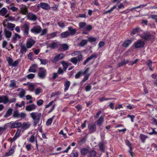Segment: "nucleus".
I'll list each match as a JSON object with an SVG mask.
<instances>
[{
    "label": "nucleus",
    "mask_w": 157,
    "mask_h": 157,
    "mask_svg": "<svg viewBox=\"0 0 157 157\" xmlns=\"http://www.w3.org/2000/svg\"><path fill=\"white\" fill-rule=\"evenodd\" d=\"M16 100L15 98L9 99L7 95L2 96L0 97V103L3 102L4 104H6L8 102L10 103L14 102Z\"/></svg>",
    "instance_id": "obj_1"
},
{
    "label": "nucleus",
    "mask_w": 157,
    "mask_h": 157,
    "mask_svg": "<svg viewBox=\"0 0 157 157\" xmlns=\"http://www.w3.org/2000/svg\"><path fill=\"white\" fill-rule=\"evenodd\" d=\"M30 116L35 121L34 123L36 125L40 121L41 114L40 113L33 112L30 113Z\"/></svg>",
    "instance_id": "obj_2"
},
{
    "label": "nucleus",
    "mask_w": 157,
    "mask_h": 157,
    "mask_svg": "<svg viewBox=\"0 0 157 157\" xmlns=\"http://www.w3.org/2000/svg\"><path fill=\"white\" fill-rule=\"evenodd\" d=\"M6 125H7L8 127H9L11 129H13L16 128H19L22 126V124L20 122L17 121H11L10 123H7Z\"/></svg>",
    "instance_id": "obj_3"
},
{
    "label": "nucleus",
    "mask_w": 157,
    "mask_h": 157,
    "mask_svg": "<svg viewBox=\"0 0 157 157\" xmlns=\"http://www.w3.org/2000/svg\"><path fill=\"white\" fill-rule=\"evenodd\" d=\"M47 75V71L44 67H40L38 70V76L41 79L44 78Z\"/></svg>",
    "instance_id": "obj_4"
},
{
    "label": "nucleus",
    "mask_w": 157,
    "mask_h": 157,
    "mask_svg": "<svg viewBox=\"0 0 157 157\" xmlns=\"http://www.w3.org/2000/svg\"><path fill=\"white\" fill-rule=\"evenodd\" d=\"M140 37L146 41H149L151 39L154 38L153 35L149 32H144L142 34L140 35Z\"/></svg>",
    "instance_id": "obj_5"
},
{
    "label": "nucleus",
    "mask_w": 157,
    "mask_h": 157,
    "mask_svg": "<svg viewBox=\"0 0 157 157\" xmlns=\"http://www.w3.org/2000/svg\"><path fill=\"white\" fill-rule=\"evenodd\" d=\"M26 115L25 113L21 112L20 113L18 111L16 110L13 111V117L14 118H19L24 119L25 118Z\"/></svg>",
    "instance_id": "obj_6"
},
{
    "label": "nucleus",
    "mask_w": 157,
    "mask_h": 157,
    "mask_svg": "<svg viewBox=\"0 0 157 157\" xmlns=\"http://www.w3.org/2000/svg\"><path fill=\"white\" fill-rule=\"evenodd\" d=\"M144 44V41L141 40H138L134 43L133 46L135 48H139L143 47Z\"/></svg>",
    "instance_id": "obj_7"
},
{
    "label": "nucleus",
    "mask_w": 157,
    "mask_h": 157,
    "mask_svg": "<svg viewBox=\"0 0 157 157\" xmlns=\"http://www.w3.org/2000/svg\"><path fill=\"white\" fill-rule=\"evenodd\" d=\"M42 30L41 27L39 25L34 26L31 29L30 31L32 33L38 34Z\"/></svg>",
    "instance_id": "obj_8"
},
{
    "label": "nucleus",
    "mask_w": 157,
    "mask_h": 157,
    "mask_svg": "<svg viewBox=\"0 0 157 157\" xmlns=\"http://www.w3.org/2000/svg\"><path fill=\"white\" fill-rule=\"evenodd\" d=\"M65 56L64 54L63 53H60L56 56L54 57L51 59V62L56 63L59 60L62 59Z\"/></svg>",
    "instance_id": "obj_9"
},
{
    "label": "nucleus",
    "mask_w": 157,
    "mask_h": 157,
    "mask_svg": "<svg viewBox=\"0 0 157 157\" xmlns=\"http://www.w3.org/2000/svg\"><path fill=\"white\" fill-rule=\"evenodd\" d=\"M29 28V26L27 24H25L22 26L21 29L23 30L24 35H28Z\"/></svg>",
    "instance_id": "obj_10"
},
{
    "label": "nucleus",
    "mask_w": 157,
    "mask_h": 157,
    "mask_svg": "<svg viewBox=\"0 0 157 157\" xmlns=\"http://www.w3.org/2000/svg\"><path fill=\"white\" fill-rule=\"evenodd\" d=\"M60 45L58 41H52L49 44L48 47L52 49H56Z\"/></svg>",
    "instance_id": "obj_11"
},
{
    "label": "nucleus",
    "mask_w": 157,
    "mask_h": 157,
    "mask_svg": "<svg viewBox=\"0 0 157 157\" xmlns=\"http://www.w3.org/2000/svg\"><path fill=\"white\" fill-rule=\"evenodd\" d=\"M4 33L6 37L7 38V40H9L10 39H9L11 36L12 33L7 28L4 29Z\"/></svg>",
    "instance_id": "obj_12"
},
{
    "label": "nucleus",
    "mask_w": 157,
    "mask_h": 157,
    "mask_svg": "<svg viewBox=\"0 0 157 157\" xmlns=\"http://www.w3.org/2000/svg\"><path fill=\"white\" fill-rule=\"evenodd\" d=\"M88 129L90 133H93L95 132L96 129V125L94 124H90L88 125Z\"/></svg>",
    "instance_id": "obj_13"
},
{
    "label": "nucleus",
    "mask_w": 157,
    "mask_h": 157,
    "mask_svg": "<svg viewBox=\"0 0 157 157\" xmlns=\"http://www.w3.org/2000/svg\"><path fill=\"white\" fill-rule=\"evenodd\" d=\"M36 41L31 38L29 39L26 42V46L27 48H30L35 43Z\"/></svg>",
    "instance_id": "obj_14"
},
{
    "label": "nucleus",
    "mask_w": 157,
    "mask_h": 157,
    "mask_svg": "<svg viewBox=\"0 0 157 157\" xmlns=\"http://www.w3.org/2000/svg\"><path fill=\"white\" fill-rule=\"evenodd\" d=\"M27 16L29 20L32 21H35L37 19V16L32 13H28Z\"/></svg>",
    "instance_id": "obj_15"
},
{
    "label": "nucleus",
    "mask_w": 157,
    "mask_h": 157,
    "mask_svg": "<svg viewBox=\"0 0 157 157\" xmlns=\"http://www.w3.org/2000/svg\"><path fill=\"white\" fill-rule=\"evenodd\" d=\"M36 108V105L33 104L27 106L25 107V110L28 111H31L35 110Z\"/></svg>",
    "instance_id": "obj_16"
},
{
    "label": "nucleus",
    "mask_w": 157,
    "mask_h": 157,
    "mask_svg": "<svg viewBox=\"0 0 157 157\" xmlns=\"http://www.w3.org/2000/svg\"><path fill=\"white\" fill-rule=\"evenodd\" d=\"M97 57V56L96 54H94L91 55L90 56L86 58L85 60L83 62V64L84 65H86V63L88 62L91 59L94 58L95 59Z\"/></svg>",
    "instance_id": "obj_17"
},
{
    "label": "nucleus",
    "mask_w": 157,
    "mask_h": 157,
    "mask_svg": "<svg viewBox=\"0 0 157 157\" xmlns=\"http://www.w3.org/2000/svg\"><path fill=\"white\" fill-rule=\"evenodd\" d=\"M40 6H41V7L43 9L46 10H49L50 8L49 4L46 3L41 2Z\"/></svg>",
    "instance_id": "obj_18"
},
{
    "label": "nucleus",
    "mask_w": 157,
    "mask_h": 157,
    "mask_svg": "<svg viewBox=\"0 0 157 157\" xmlns=\"http://www.w3.org/2000/svg\"><path fill=\"white\" fill-rule=\"evenodd\" d=\"M20 46L21 47V50L20 52L21 53L22 55H23V54L26 52L27 51V49L26 47L24 44H21Z\"/></svg>",
    "instance_id": "obj_19"
},
{
    "label": "nucleus",
    "mask_w": 157,
    "mask_h": 157,
    "mask_svg": "<svg viewBox=\"0 0 157 157\" xmlns=\"http://www.w3.org/2000/svg\"><path fill=\"white\" fill-rule=\"evenodd\" d=\"M31 126V124L29 122H23L22 124V128L24 130H26L28 129Z\"/></svg>",
    "instance_id": "obj_20"
},
{
    "label": "nucleus",
    "mask_w": 157,
    "mask_h": 157,
    "mask_svg": "<svg viewBox=\"0 0 157 157\" xmlns=\"http://www.w3.org/2000/svg\"><path fill=\"white\" fill-rule=\"evenodd\" d=\"M68 31L69 32V35L73 36L74 35L76 32V30L75 29H73V27L71 26L68 27Z\"/></svg>",
    "instance_id": "obj_21"
},
{
    "label": "nucleus",
    "mask_w": 157,
    "mask_h": 157,
    "mask_svg": "<svg viewBox=\"0 0 157 157\" xmlns=\"http://www.w3.org/2000/svg\"><path fill=\"white\" fill-rule=\"evenodd\" d=\"M10 83L9 84V87L10 88H17L18 86L16 85V81L14 80H11L10 81Z\"/></svg>",
    "instance_id": "obj_22"
},
{
    "label": "nucleus",
    "mask_w": 157,
    "mask_h": 157,
    "mask_svg": "<svg viewBox=\"0 0 157 157\" xmlns=\"http://www.w3.org/2000/svg\"><path fill=\"white\" fill-rule=\"evenodd\" d=\"M132 41L131 40H128L124 41L122 44V46L124 47H128L132 43Z\"/></svg>",
    "instance_id": "obj_23"
},
{
    "label": "nucleus",
    "mask_w": 157,
    "mask_h": 157,
    "mask_svg": "<svg viewBox=\"0 0 157 157\" xmlns=\"http://www.w3.org/2000/svg\"><path fill=\"white\" fill-rule=\"evenodd\" d=\"M141 31V29L139 27H136L133 29L131 33V35H132L140 33Z\"/></svg>",
    "instance_id": "obj_24"
},
{
    "label": "nucleus",
    "mask_w": 157,
    "mask_h": 157,
    "mask_svg": "<svg viewBox=\"0 0 157 157\" xmlns=\"http://www.w3.org/2000/svg\"><path fill=\"white\" fill-rule=\"evenodd\" d=\"M139 138L141 142L143 143H144L145 142L146 140L148 138V137L146 135L140 134Z\"/></svg>",
    "instance_id": "obj_25"
},
{
    "label": "nucleus",
    "mask_w": 157,
    "mask_h": 157,
    "mask_svg": "<svg viewBox=\"0 0 157 157\" xmlns=\"http://www.w3.org/2000/svg\"><path fill=\"white\" fill-rule=\"evenodd\" d=\"M96 154V152L94 150L89 151L88 156L89 157H95Z\"/></svg>",
    "instance_id": "obj_26"
},
{
    "label": "nucleus",
    "mask_w": 157,
    "mask_h": 157,
    "mask_svg": "<svg viewBox=\"0 0 157 157\" xmlns=\"http://www.w3.org/2000/svg\"><path fill=\"white\" fill-rule=\"evenodd\" d=\"M104 121V117L101 116L97 122V124L98 126H100L102 124Z\"/></svg>",
    "instance_id": "obj_27"
},
{
    "label": "nucleus",
    "mask_w": 157,
    "mask_h": 157,
    "mask_svg": "<svg viewBox=\"0 0 157 157\" xmlns=\"http://www.w3.org/2000/svg\"><path fill=\"white\" fill-rule=\"evenodd\" d=\"M7 11L8 10L6 8L3 7L0 10V15L3 16H5L6 14Z\"/></svg>",
    "instance_id": "obj_28"
},
{
    "label": "nucleus",
    "mask_w": 157,
    "mask_h": 157,
    "mask_svg": "<svg viewBox=\"0 0 157 157\" xmlns=\"http://www.w3.org/2000/svg\"><path fill=\"white\" fill-rule=\"evenodd\" d=\"M12 111L13 110L11 108H9L7 111L5 115H4V117L7 118L10 117L12 113Z\"/></svg>",
    "instance_id": "obj_29"
},
{
    "label": "nucleus",
    "mask_w": 157,
    "mask_h": 157,
    "mask_svg": "<svg viewBox=\"0 0 157 157\" xmlns=\"http://www.w3.org/2000/svg\"><path fill=\"white\" fill-rule=\"evenodd\" d=\"M98 146L99 150L101 152H104L105 150V148L103 142H100L98 144Z\"/></svg>",
    "instance_id": "obj_30"
},
{
    "label": "nucleus",
    "mask_w": 157,
    "mask_h": 157,
    "mask_svg": "<svg viewBox=\"0 0 157 157\" xmlns=\"http://www.w3.org/2000/svg\"><path fill=\"white\" fill-rule=\"evenodd\" d=\"M37 65L36 64L32 65L29 70V71L30 72H36L35 68L37 67Z\"/></svg>",
    "instance_id": "obj_31"
},
{
    "label": "nucleus",
    "mask_w": 157,
    "mask_h": 157,
    "mask_svg": "<svg viewBox=\"0 0 157 157\" xmlns=\"http://www.w3.org/2000/svg\"><path fill=\"white\" fill-rule=\"evenodd\" d=\"M21 38V37L20 35L17 33H15L14 35L13 36L12 39V41H14L17 40Z\"/></svg>",
    "instance_id": "obj_32"
},
{
    "label": "nucleus",
    "mask_w": 157,
    "mask_h": 157,
    "mask_svg": "<svg viewBox=\"0 0 157 157\" xmlns=\"http://www.w3.org/2000/svg\"><path fill=\"white\" fill-rule=\"evenodd\" d=\"M70 82L69 81H67L65 82L64 84V86H65V88L64 90V91L65 92H66L69 89V87L70 86Z\"/></svg>",
    "instance_id": "obj_33"
},
{
    "label": "nucleus",
    "mask_w": 157,
    "mask_h": 157,
    "mask_svg": "<svg viewBox=\"0 0 157 157\" xmlns=\"http://www.w3.org/2000/svg\"><path fill=\"white\" fill-rule=\"evenodd\" d=\"M15 25L14 24H12L11 23L8 22L7 23V27L8 29L9 28L10 29V30L11 31H12L14 29V28L15 27Z\"/></svg>",
    "instance_id": "obj_34"
},
{
    "label": "nucleus",
    "mask_w": 157,
    "mask_h": 157,
    "mask_svg": "<svg viewBox=\"0 0 157 157\" xmlns=\"http://www.w3.org/2000/svg\"><path fill=\"white\" fill-rule=\"evenodd\" d=\"M89 150L86 148H84L81 150V154L84 156L86 154H88Z\"/></svg>",
    "instance_id": "obj_35"
},
{
    "label": "nucleus",
    "mask_w": 157,
    "mask_h": 157,
    "mask_svg": "<svg viewBox=\"0 0 157 157\" xmlns=\"http://www.w3.org/2000/svg\"><path fill=\"white\" fill-rule=\"evenodd\" d=\"M21 13L23 14L26 15L28 13V9L25 7H23L21 8Z\"/></svg>",
    "instance_id": "obj_36"
},
{
    "label": "nucleus",
    "mask_w": 157,
    "mask_h": 157,
    "mask_svg": "<svg viewBox=\"0 0 157 157\" xmlns=\"http://www.w3.org/2000/svg\"><path fill=\"white\" fill-rule=\"evenodd\" d=\"M128 62L129 61L128 60L122 61L120 63H118V67H121L125 65L128 63Z\"/></svg>",
    "instance_id": "obj_37"
},
{
    "label": "nucleus",
    "mask_w": 157,
    "mask_h": 157,
    "mask_svg": "<svg viewBox=\"0 0 157 157\" xmlns=\"http://www.w3.org/2000/svg\"><path fill=\"white\" fill-rule=\"evenodd\" d=\"M55 117V116L54 115L51 118L48 119L47 120V122H46V125L47 126H49V125H50L51 124Z\"/></svg>",
    "instance_id": "obj_38"
},
{
    "label": "nucleus",
    "mask_w": 157,
    "mask_h": 157,
    "mask_svg": "<svg viewBox=\"0 0 157 157\" xmlns=\"http://www.w3.org/2000/svg\"><path fill=\"white\" fill-rule=\"evenodd\" d=\"M28 89L30 91L33 92L34 90L35 85L32 83H29L28 86Z\"/></svg>",
    "instance_id": "obj_39"
},
{
    "label": "nucleus",
    "mask_w": 157,
    "mask_h": 157,
    "mask_svg": "<svg viewBox=\"0 0 157 157\" xmlns=\"http://www.w3.org/2000/svg\"><path fill=\"white\" fill-rule=\"evenodd\" d=\"M61 63L63 66V71H65L68 66V63L63 61L61 62Z\"/></svg>",
    "instance_id": "obj_40"
},
{
    "label": "nucleus",
    "mask_w": 157,
    "mask_h": 157,
    "mask_svg": "<svg viewBox=\"0 0 157 157\" xmlns=\"http://www.w3.org/2000/svg\"><path fill=\"white\" fill-rule=\"evenodd\" d=\"M25 91L24 90L22 89L21 90L19 93V96L21 98H23L25 96Z\"/></svg>",
    "instance_id": "obj_41"
},
{
    "label": "nucleus",
    "mask_w": 157,
    "mask_h": 157,
    "mask_svg": "<svg viewBox=\"0 0 157 157\" xmlns=\"http://www.w3.org/2000/svg\"><path fill=\"white\" fill-rule=\"evenodd\" d=\"M69 35V33L67 31L63 32L61 34V37L63 38L67 37Z\"/></svg>",
    "instance_id": "obj_42"
},
{
    "label": "nucleus",
    "mask_w": 157,
    "mask_h": 157,
    "mask_svg": "<svg viewBox=\"0 0 157 157\" xmlns=\"http://www.w3.org/2000/svg\"><path fill=\"white\" fill-rule=\"evenodd\" d=\"M86 25L85 22H81L79 23V26L80 29H84Z\"/></svg>",
    "instance_id": "obj_43"
},
{
    "label": "nucleus",
    "mask_w": 157,
    "mask_h": 157,
    "mask_svg": "<svg viewBox=\"0 0 157 157\" xmlns=\"http://www.w3.org/2000/svg\"><path fill=\"white\" fill-rule=\"evenodd\" d=\"M87 40H83L80 42L79 44V45L81 47H83L87 44Z\"/></svg>",
    "instance_id": "obj_44"
},
{
    "label": "nucleus",
    "mask_w": 157,
    "mask_h": 157,
    "mask_svg": "<svg viewBox=\"0 0 157 157\" xmlns=\"http://www.w3.org/2000/svg\"><path fill=\"white\" fill-rule=\"evenodd\" d=\"M90 69V67L85 68V70L84 71H81L82 72V75H87L88 74H89L88 73L89 72Z\"/></svg>",
    "instance_id": "obj_45"
},
{
    "label": "nucleus",
    "mask_w": 157,
    "mask_h": 157,
    "mask_svg": "<svg viewBox=\"0 0 157 157\" xmlns=\"http://www.w3.org/2000/svg\"><path fill=\"white\" fill-rule=\"evenodd\" d=\"M75 65H76L78 62L77 58L76 57L71 58L70 61Z\"/></svg>",
    "instance_id": "obj_46"
},
{
    "label": "nucleus",
    "mask_w": 157,
    "mask_h": 157,
    "mask_svg": "<svg viewBox=\"0 0 157 157\" xmlns=\"http://www.w3.org/2000/svg\"><path fill=\"white\" fill-rule=\"evenodd\" d=\"M90 75V74H89L87 75H84V78L81 82V83L82 84L83 82H85L87 80Z\"/></svg>",
    "instance_id": "obj_47"
},
{
    "label": "nucleus",
    "mask_w": 157,
    "mask_h": 157,
    "mask_svg": "<svg viewBox=\"0 0 157 157\" xmlns=\"http://www.w3.org/2000/svg\"><path fill=\"white\" fill-rule=\"evenodd\" d=\"M38 59H39L40 62V63L41 64L45 65L48 63L47 60L42 59L40 58H38Z\"/></svg>",
    "instance_id": "obj_48"
},
{
    "label": "nucleus",
    "mask_w": 157,
    "mask_h": 157,
    "mask_svg": "<svg viewBox=\"0 0 157 157\" xmlns=\"http://www.w3.org/2000/svg\"><path fill=\"white\" fill-rule=\"evenodd\" d=\"M152 61L150 59H149L147 62V64L148 66L149 67L151 71H152L153 69L152 68Z\"/></svg>",
    "instance_id": "obj_49"
},
{
    "label": "nucleus",
    "mask_w": 157,
    "mask_h": 157,
    "mask_svg": "<svg viewBox=\"0 0 157 157\" xmlns=\"http://www.w3.org/2000/svg\"><path fill=\"white\" fill-rule=\"evenodd\" d=\"M7 61L8 62V65L11 66L13 61L12 59L10 57H9L7 59Z\"/></svg>",
    "instance_id": "obj_50"
},
{
    "label": "nucleus",
    "mask_w": 157,
    "mask_h": 157,
    "mask_svg": "<svg viewBox=\"0 0 157 157\" xmlns=\"http://www.w3.org/2000/svg\"><path fill=\"white\" fill-rule=\"evenodd\" d=\"M35 140V137L34 135H32L30 137L29 139L28 140V141L31 143H33L34 142Z\"/></svg>",
    "instance_id": "obj_51"
},
{
    "label": "nucleus",
    "mask_w": 157,
    "mask_h": 157,
    "mask_svg": "<svg viewBox=\"0 0 157 157\" xmlns=\"http://www.w3.org/2000/svg\"><path fill=\"white\" fill-rule=\"evenodd\" d=\"M111 99V98H105V97L103 96L100 98L99 99V100L100 102H102L104 101H108Z\"/></svg>",
    "instance_id": "obj_52"
},
{
    "label": "nucleus",
    "mask_w": 157,
    "mask_h": 157,
    "mask_svg": "<svg viewBox=\"0 0 157 157\" xmlns=\"http://www.w3.org/2000/svg\"><path fill=\"white\" fill-rule=\"evenodd\" d=\"M88 41L90 42H95L97 40V39L93 37H90L88 38Z\"/></svg>",
    "instance_id": "obj_53"
},
{
    "label": "nucleus",
    "mask_w": 157,
    "mask_h": 157,
    "mask_svg": "<svg viewBox=\"0 0 157 157\" xmlns=\"http://www.w3.org/2000/svg\"><path fill=\"white\" fill-rule=\"evenodd\" d=\"M150 128L152 130V131L148 132V134L150 135H157V132L155 130V128Z\"/></svg>",
    "instance_id": "obj_54"
},
{
    "label": "nucleus",
    "mask_w": 157,
    "mask_h": 157,
    "mask_svg": "<svg viewBox=\"0 0 157 157\" xmlns=\"http://www.w3.org/2000/svg\"><path fill=\"white\" fill-rule=\"evenodd\" d=\"M62 49L65 51L67 50L69 48V46L67 44H64L62 45Z\"/></svg>",
    "instance_id": "obj_55"
},
{
    "label": "nucleus",
    "mask_w": 157,
    "mask_h": 157,
    "mask_svg": "<svg viewBox=\"0 0 157 157\" xmlns=\"http://www.w3.org/2000/svg\"><path fill=\"white\" fill-rule=\"evenodd\" d=\"M21 133V130L19 129H17L14 136L17 138L20 136Z\"/></svg>",
    "instance_id": "obj_56"
},
{
    "label": "nucleus",
    "mask_w": 157,
    "mask_h": 157,
    "mask_svg": "<svg viewBox=\"0 0 157 157\" xmlns=\"http://www.w3.org/2000/svg\"><path fill=\"white\" fill-rule=\"evenodd\" d=\"M57 24L59 27L62 28H64L65 26L64 23L62 21L57 22Z\"/></svg>",
    "instance_id": "obj_57"
},
{
    "label": "nucleus",
    "mask_w": 157,
    "mask_h": 157,
    "mask_svg": "<svg viewBox=\"0 0 157 157\" xmlns=\"http://www.w3.org/2000/svg\"><path fill=\"white\" fill-rule=\"evenodd\" d=\"M16 146V145L13 146L9 151V153H10L12 155L13 154L14 152Z\"/></svg>",
    "instance_id": "obj_58"
},
{
    "label": "nucleus",
    "mask_w": 157,
    "mask_h": 157,
    "mask_svg": "<svg viewBox=\"0 0 157 157\" xmlns=\"http://www.w3.org/2000/svg\"><path fill=\"white\" fill-rule=\"evenodd\" d=\"M78 61L80 62L83 60V56L81 54H79L77 57Z\"/></svg>",
    "instance_id": "obj_59"
},
{
    "label": "nucleus",
    "mask_w": 157,
    "mask_h": 157,
    "mask_svg": "<svg viewBox=\"0 0 157 157\" xmlns=\"http://www.w3.org/2000/svg\"><path fill=\"white\" fill-rule=\"evenodd\" d=\"M82 75V72L81 71H79L78 72L76 75H75V78L76 79L78 78H80Z\"/></svg>",
    "instance_id": "obj_60"
},
{
    "label": "nucleus",
    "mask_w": 157,
    "mask_h": 157,
    "mask_svg": "<svg viewBox=\"0 0 157 157\" xmlns=\"http://www.w3.org/2000/svg\"><path fill=\"white\" fill-rule=\"evenodd\" d=\"M18 63L19 61L18 60H15L14 62H13L11 66L15 67L18 65Z\"/></svg>",
    "instance_id": "obj_61"
},
{
    "label": "nucleus",
    "mask_w": 157,
    "mask_h": 157,
    "mask_svg": "<svg viewBox=\"0 0 157 157\" xmlns=\"http://www.w3.org/2000/svg\"><path fill=\"white\" fill-rule=\"evenodd\" d=\"M91 89V86L90 84H88L85 88V90L86 92L90 91Z\"/></svg>",
    "instance_id": "obj_62"
},
{
    "label": "nucleus",
    "mask_w": 157,
    "mask_h": 157,
    "mask_svg": "<svg viewBox=\"0 0 157 157\" xmlns=\"http://www.w3.org/2000/svg\"><path fill=\"white\" fill-rule=\"evenodd\" d=\"M150 17L152 19L155 20L156 22L157 23V15H151Z\"/></svg>",
    "instance_id": "obj_63"
},
{
    "label": "nucleus",
    "mask_w": 157,
    "mask_h": 157,
    "mask_svg": "<svg viewBox=\"0 0 157 157\" xmlns=\"http://www.w3.org/2000/svg\"><path fill=\"white\" fill-rule=\"evenodd\" d=\"M35 76V75L33 74H30L28 75L27 76V77L29 79H32Z\"/></svg>",
    "instance_id": "obj_64"
}]
</instances>
